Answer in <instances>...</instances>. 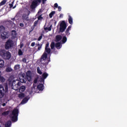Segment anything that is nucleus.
Masks as SVG:
<instances>
[{"label": "nucleus", "mask_w": 127, "mask_h": 127, "mask_svg": "<svg viewBox=\"0 0 127 127\" xmlns=\"http://www.w3.org/2000/svg\"><path fill=\"white\" fill-rule=\"evenodd\" d=\"M18 109L15 108L11 113V120L12 123H15L18 121Z\"/></svg>", "instance_id": "1"}, {"label": "nucleus", "mask_w": 127, "mask_h": 127, "mask_svg": "<svg viewBox=\"0 0 127 127\" xmlns=\"http://www.w3.org/2000/svg\"><path fill=\"white\" fill-rule=\"evenodd\" d=\"M4 87H3L2 85L0 84V99L3 98V97H4V95H5V93H7V92H8V86L7 84H5Z\"/></svg>", "instance_id": "2"}, {"label": "nucleus", "mask_w": 127, "mask_h": 127, "mask_svg": "<svg viewBox=\"0 0 127 127\" xmlns=\"http://www.w3.org/2000/svg\"><path fill=\"white\" fill-rule=\"evenodd\" d=\"M0 55L5 60H9L11 58V54L9 52H6L4 50H1L0 51Z\"/></svg>", "instance_id": "3"}, {"label": "nucleus", "mask_w": 127, "mask_h": 127, "mask_svg": "<svg viewBox=\"0 0 127 127\" xmlns=\"http://www.w3.org/2000/svg\"><path fill=\"white\" fill-rule=\"evenodd\" d=\"M47 53L44 52L43 55L42 56L40 59V63H41V68H44V67H46L47 65H48V63L45 62V60L47 59Z\"/></svg>", "instance_id": "4"}, {"label": "nucleus", "mask_w": 127, "mask_h": 127, "mask_svg": "<svg viewBox=\"0 0 127 127\" xmlns=\"http://www.w3.org/2000/svg\"><path fill=\"white\" fill-rule=\"evenodd\" d=\"M13 46V41L11 39L7 40L4 44V48L6 50L11 49Z\"/></svg>", "instance_id": "5"}, {"label": "nucleus", "mask_w": 127, "mask_h": 127, "mask_svg": "<svg viewBox=\"0 0 127 127\" xmlns=\"http://www.w3.org/2000/svg\"><path fill=\"white\" fill-rule=\"evenodd\" d=\"M67 28V24L65 21H62L60 24V30L59 32L63 33Z\"/></svg>", "instance_id": "6"}, {"label": "nucleus", "mask_w": 127, "mask_h": 127, "mask_svg": "<svg viewBox=\"0 0 127 127\" xmlns=\"http://www.w3.org/2000/svg\"><path fill=\"white\" fill-rule=\"evenodd\" d=\"M28 15H29V12L28 13V9L26 8L25 13H24L22 16L23 20L28 21L29 20L28 19Z\"/></svg>", "instance_id": "7"}, {"label": "nucleus", "mask_w": 127, "mask_h": 127, "mask_svg": "<svg viewBox=\"0 0 127 127\" xmlns=\"http://www.w3.org/2000/svg\"><path fill=\"white\" fill-rule=\"evenodd\" d=\"M11 87L13 90H15V91H17L18 89H19V87H18V85H17V84L16 83V81L13 80L11 82Z\"/></svg>", "instance_id": "8"}, {"label": "nucleus", "mask_w": 127, "mask_h": 127, "mask_svg": "<svg viewBox=\"0 0 127 127\" xmlns=\"http://www.w3.org/2000/svg\"><path fill=\"white\" fill-rule=\"evenodd\" d=\"M26 76L28 82H31V80H32V73H31V71L29 70L27 71Z\"/></svg>", "instance_id": "9"}, {"label": "nucleus", "mask_w": 127, "mask_h": 127, "mask_svg": "<svg viewBox=\"0 0 127 127\" xmlns=\"http://www.w3.org/2000/svg\"><path fill=\"white\" fill-rule=\"evenodd\" d=\"M45 53H47L49 55H50L51 53V49L49 48V43L47 42L46 44L45 48Z\"/></svg>", "instance_id": "10"}, {"label": "nucleus", "mask_w": 127, "mask_h": 127, "mask_svg": "<svg viewBox=\"0 0 127 127\" xmlns=\"http://www.w3.org/2000/svg\"><path fill=\"white\" fill-rule=\"evenodd\" d=\"M1 33V38H2V39H6V38H8V33L7 32L4 31Z\"/></svg>", "instance_id": "11"}, {"label": "nucleus", "mask_w": 127, "mask_h": 127, "mask_svg": "<svg viewBox=\"0 0 127 127\" xmlns=\"http://www.w3.org/2000/svg\"><path fill=\"white\" fill-rule=\"evenodd\" d=\"M38 2L35 0H33L31 4L30 7L32 9H34L37 6Z\"/></svg>", "instance_id": "12"}, {"label": "nucleus", "mask_w": 127, "mask_h": 127, "mask_svg": "<svg viewBox=\"0 0 127 127\" xmlns=\"http://www.w3.org/2000/svg\"><path fill=\"white\" fill-rule=\"evenodd\" d=\"M37 88L39 91H43V90H44V85H43V84L40 83L37 85Z\"/></svg>", "instance_id": "13"}, {"label": "nucleus", "mask_w": 127, "mask_h": 127, "mask_svg": "<svg viewBox=\"0 0 127 127\" xmlns=\"http://www.w3.org/2000/svg\"><path fill=\"white\" fill-rule=\"evenodd\" d=\"M35 91H36V89H35V86H34V84H33V86L31 88V90L29 91V93L30 95H32Z\"/></svg>", "instance_id": "14"}, {"label": "nucleus", "mask_w": 127, "mask_h": 127, "mask_svg": "<svg viewBox=\"0 0 127 127\" xmlns=\"http://www.w3.org/2000/svg\"><path fill=\"white\" fill-rule=\"evenodd\" d=\"M61 39H62V36H61L60 35H57L56 36V42H59V41H60V40H61Z\"/></svg>", "instance_id": "15"}, {"label": "nucleus", "mask_w": 127, "mask_h": 127, "mask_svg": "<svg viewBox=\"0 0 127 127\" xmlns=\"http://www.w3.org/2000/svg\"><path fill=\"white\" fill-rule=\"evenodd\" d=\"M68 23H69V24H73V18H72L71 15H68Z\"/></svg>", "instance_id": "16"}, {"label": "nucleus", "mask_w": 127, "mask_h": 127, "mask_svg": "<svg viewBox=\"0 0 127 127\" xmlns=\"http://www.w3.org/2000/svg\"><path fill=\"white\" fill-rule=\"evenodd\" d=\"M11 127V121H8L5 124V127Z\"/></svg>", "instance_id": "17"}, {"label": "nucleus", "mask_w": 127, "mask_h": 127, "mask_svg": "<svg viewBox=\"0 0 127 127\" xmlns=\"http://www.w3.org/2000/svg\"><path fill=\"white\" fill-rule=\"evenodd\" d=\"M25 87L24 86H22L20 87L19 89V93H23L24 91H25Z\"/></svg>", "instance_id": "18"}, {"label": "nucleus", "mask_w": 127, "mask_h": 127, "mask_svg": "<svg viewBox=\"0 0 127 127\" xmlns=\"http://www.w3.org/2000/svg\"><path fill=\"white\" fill-rule=\"evenodd\" d=\"M4 66V61L0 59V68H1Z\"/></svg>", "instance_id": "19"}, {"label": "nucleus", "mask_w": 127, "mask_h": 127, "mask_svg": "<svg viewBox=\"0 0 127 127\" xmlns=\"http://www.w3.org/2000/svg\"><path fill=\"white\" fill-rule=\"evenodd\" d=\"M29 99L27 97H25L22 101L21 103L22 104H25L26 103H27L28 102V100Z\"/></svg>", "instance_id": "20"}, {"label": "nucleus", "mask_w": 127, "mask_h": 127, "mask_svg": "<svg viewBox=\"0 0 127 127\" xmlns=\"http://www.w3.org/2000/svg\"><path fill=\"white\" fill-rule=\"evenodd\" d=\"M11 35L13 37H16V35L17 34L16 33V31L15 30H12L11 31Z\"/></svg>", "instance_id": "21"}, {"label": "nucleus", "mask_w": 127, "mask_h": 127, "mask_svg": "<svg viewBox=\"0 0 127 127\" xmlns=\"http://www.w3.org/2000/svg\"><path fill=\"white\" fill-rule=\"evenodd\" d=\"M62 41L63 44L66 43V42H67V37L66 36H64L63 37Z\"/></svg>", "instance_id": "22"}, {"label": "nucleus", "mask_w": 127, "mask_h": 127, "mask_svg": "<svg viewBox=\"0 0 127 127\" xmlns=\"http://www.w3.org/2000/svg\"><path fill=\"white\" fill-rule=\"evenodd\" d=\"M0 82L1 83H4L5 82V78H4L2 76H0Z\"/></svg>", "instance_id": "23"}, {"label": "nucleus", "mask_w": 127, "mask_h": 127, "mask_svg": "<svg viewBox=\"0 0 127 127\" xmlns=\"http://www.w3.org/2000/svg\"><path fill=\"white\" fill-rule=\"evenodd\" d=\"M24 97H25V94H24V93H20L18 94V97L20 99H23V98H24Z\"/></svg>", "instance_id": "24"}, {"label": "nucleus", "mask_w": 127, "mask_h": 127, "mask_svg": "<svg viewBox=\"0 0 127 127\" xmlns=\"http://www.w3.org/2000/svg\"><path fill=\"white\" fill-rule=\"evenodd\" d=\"M4 30H5V28H4V26L2 25L0 26V32L1 33L2 32H4Z\"/></svg>", "instance_id": "25"}, {"label": "nucleus", "mask_w": 127, "mask_h": 127, "mask_svg": "<svg viewBox=\"0 0 127 127\" xmlns=\"http://www.w3.org/2000/svg\"><path fill=\"white\" fill-rule=\"evenodd\" d=\"M9 114V111H4L2 113V116H4V117H6Z\"/></svg>", "instance_id": "26"}, {"label": "nucleus", "mask_w": 127, "mask_h": 127, "mask_svg": "<svg viewBox=\"0 0 127 127\" xmlns=\"http://www.w3.org/2000/svg\"><path fill=\"white\" fill-rule=\"evenodd\" d=\"M37 71L38 74H39L40 75H42V71H41V70H40V67H39V66L37 67Z\"/></svg>", "instance_id": "27"}, {"label": "nucleus", "mask_w": 127, "mask_h": 127, "mask_svg": "<svg viewBox=\"0 0 127 127\" xmlns=\"http://www.w3.org/2000/svg\"><path fill=\"white\" fill-rule=\"evenodd\" d=\"M48 77V73L46 72H44L42 74V77L44 78V79H46Z\"/></svg>", "instance_id": "28"}, {"label": "nucleus", "mask_w": 127, "mask_h": 127, "mask_svg": "<svg viewBox=\"0 0 127 127\" xmlns=\"http://www.w3.org/2000/svg\"><path fill=\"white\" fill-rule=\"evenodd\" d=\"M18 54L19 56H21L22 55H23V52H22L21 49L18 50Z\"/></svg>", "instance_id": "29"}, {"label": "nucleus", "mask_w": 127, "mask_h": 127, "mask_svg": "<svg viewBox=\"0 0 127 127\" xmlns=\"http://www.w3.org/2000/svg\"><path fill=\"white\" fill-rule=\"evenodd\" d=\"M50 47H51V49H54V48H55V43L53 42H52L50 45Z\"/></svg>", "instance_id": "30"}, {"label": "nucleus", "mask_w": 127, "mask_h": 127, "mask_svg": "<svg viewBox=\"0 0 127 127\" xmlns=\"http://www.w3.org/2000/svg\"><path fill=\"white\" fill-rule=\"evenodd\" d=\"M55 14V11H52L50 14H49V17L50 18H52L53 17V15Z\"/></svg>", "instance_id": "31"}, {"label": "nucleus", "mask_w": 127, "mask_h": 127, "mask_svg": "<svg viewBox=\"0 0 127 127\" xmlns=\"http://www.w3.org/2000/svg\"><path fill=\"white\" fill-rule=\"evenodd\" d=\"M60 46H61V43L58 42V43H56L55 47H56V48H59V47H60Z\"/></svg>", "instance_id": "32"}, {"label": "nucleus", "mask_w": 127, "mask_h": 127, "mask_svg": "<svg viewBox=\"0 0 127 127\" xmlns=\"http://www.w3.org/2000/svg\"><path fill=\"white\" fill-rule=\"evenodd\" d=\"M6 3V0H3L2 1L0 2V5H1V6L2 5H4V4H5Z\"/></svg>", "instance_id": "33"}, {"label": "nucleus", "mask_w": 127, "mask_h": 127, "mask_svg": "<svg viewBox=\"0 0 127 127\" xmlns=\"http://www.w3.org/2000/svg\"><path fill=\"white\" fill-rule=\"evenodd\" d=\"M37 45V46H38V51H39V50H40V49H41V48H42V44H38Z\"/></svg>", "instance_id": "34"}, {"label": "nucleus", "mask_w": 127, "mask_h": 127, "mask_svg": "<svg viewBox=\"0 0 127 127\" xmlns=\"http://www.w3.org/2000/svg\"><path fill=\"white\" fill-rule=\"evenodd\" d=\"M38 24V20H36L34 22V25H33V27L34 28L37 26V24Z\"/></svg>", "instance_id": "35"}, {"label": "nucleus", "mask_w": 127, "mask_h": 127, "mask_svg": "<svg viewBox=\"0 0 127 127\" xmlns=\"http://www.w3.org/2000/svg\"><path fill=\"white\" fill-rule=\"evenodd\" d=\"M44 30H48L49 31H51V26L49 27H44Z\"/></svg>", "instance_id": "36"}, {"label": "nucleus", "mask_w": 127, "mask_h": 127, "mask_svg": "<svg viewBox=\"0 0 127 127\" xmlns=\"http://www.w3.org/2000/svg\"><path fill=\"white\" fill-rule=\"evenodd\" d=\"M11 71H12V69L11 67H8L6 68V72H11Z\"/></svg>", "instance_id": "37"}, {"label": "nucleus", "mask_w": 127, "mask_h": 127, "mask_svg": "<svg viewBox=\"0 0 127 127\" xmlns=\"http://www.w3.org/2000/svg\"><path fill=\"white\" fill-rule=\"evenodd\" d=\"M19 64H17L14 66V69L15 70H18L19 69Z\"/></svg>", "instance_id": "38"}, {"label": "nucleus", "mask_w": 127, "mask_h": 127, "mask_svg": "<svg viewBox=\"0 0 127 127\" xmlns=\"http://www.w3.org/2000/svg\"><path fill=\"white\" fill-rule=\"evenodd\" d=\"M14 2V0H13L11 2V3H9V6L10 8H11L12 7V6H13V3Z\"/></svg>", "instance_id": "39"}, {"label": "nucleus", "mask_w": 127, "mask_h": 127, "mask_svg": "<svg viewBox=\"0 0 127 127\" xmlns=\"http://www.w3.org/2000/svg\"><path fill=\"white\" fill-rule=\"evenodd\" d=\"M41 19H43V17H42V14L40 15L38 17V20H41Z\"/></svg>", "instance_id": "40"}, {"label": "nucleus", "mask_w": 127, "mask_h": 127, "mask_svg": "<svg viewBox=\"0 0 127 127\" xmlns=\"http://www.w3.org/2000/svg\"><path fill=\"white\" fill-rule=\"evenodd\" d=\"M21 82L22 83H26V79L24 78V76H23V78L21 80Z\"/></svg>", "instance_id": "41"}, {"label": "nucleus", "mask_w": 127, "mask_h": 127, "mask_svg": "<svg viewBox=\"0 0 127 127\" xmlns=\"http://www.w3.org/2000/svg\"><path fill=\"white\" fill-rule=\"evenodd\" d=\"M65 35H67V36H69V35H70V32H69V31L66 30L65 32Z\"/></svg>", "instance_id": "42"}, {"label": "nucleus", "mask_w": 127, "mask_h": 127, "mask_svg": "<svg viewBox=\"0 0 127 127\" xmlns=\"http://www.w3.org/2000/svg\"><path fill=\"white\" fill-rule=\"evenodd\" d=\"M16 81H17V83L16 82V83L17 84L18 87L19 88V87L20 86V85H21V82L18 81V80H16Z\"/></svg>", "instance_id": "43"}, {"label": "nucleus", "mask_w": 127, "mask_h": 127, "mask_svg": "<svg viewBox=\"0 0 127 127\" xmlns=\"http://www.w3.org/2000/svg\"><path fill=\"white\" fill-rule=\"evenodd\" d=\"M43 36V35L42 34H41V36L38 38V41H40V40H41V39H42Z\"/></svg>", "instance_id": "44"}, {"label": "nucleus", "mask_w": 127, "mask_h": 127, "mask_svg": "<svg viewBox=\"0 0 127 127\" xmlns=\"http://www.w3.org/2000/svg\"><path fill=\"white\" fill-rule=\"evenodd\" d=\"M44 80H45V78L42 77L41 78V83H43L44 84Z\"/></svg>", "instance_id": "45"}, {"label": "nucleus", "mask_w": 127, "mask_h": 127, "mask_svg": "<svg viewBox=\"0 0 127 127\" xmlns=\"http://www.w3.org/2000/svg\"><path fill=\"white\" fill-rule=\"evenodd\" d=\"M37 82H38V79L37 78H35L34 80V84H37Z\"/></svg>", "instance_id": "46"}, {"label": "nucleus", "mask_w": 127, "mask_h": 127, "mask_svg": "<svg viewBox=\"0 0 127 127\" xmlns=\"http://www.w3.org/2000/svg\"><path fill=\"white\" fill-rule=\"evenodd\" d=\"M72 27V26L70 25L66 29V30L69 31V30H71V28Z\"/></svg>", "instance_id": "47"}, {"label": "nucleus", "mask_w": 127, "mask_h": 127, "mask_svg": "<svg viewBox=\"0 0 127 127\" xmlns=\"http://www.w3.org/2000/svg\"><path fill=\"white\" fill-rule=\"evenodd\" d=\"M58 11H61V9H62V7H61V6H59L58 7Z\"/></svg>", "instance_id": "48"}, {"label": "nucleus", "mask_w": 127, "mask_h": 127, "mask_svg": "<svg viewBox=\"0 0 127 127\" xmlns=\"http://www.w3.org/2000/svg\"><path fill=\"white\" fill-rule=\"evenodd\" d=\"M31 46H32V47L35 46V42H32L31 44Z\"/></svg>", "instance_id": "49"}, {"label": "nucleus", "mask_w": 127, "mask_h": 127, "mask_svg": "<svg viewBox=\"0 0 127 127\" xmlns=\"http://www.w3.org/2000/svg\"><path fill=\"white\" fill-rule=\"evenodd\" d=\"M22 62H23L24 63H26V59L23 58V59L22 60Z\"/></svg>", "instance_id": "50"}, {"label": "nucleus", "mask_w": 127, "mask_h": 127, "mask_svg": "<svg viewBox=\"0 0 127 127\" xmlns=\"http://www.w3.org/2000/svg\"><path fill=\"white\" fill-rule=\"evenodd\" d=\"M54 7H56V8H57V7H58V4L57 3H55L54 4Z\"/></svg>", "instance_id": "51"}, {"label": "nucleus", "mask_w": 127, "mask_h": 127, "mask_svg": "<svg viewBox=\"0 0 127 127\" xmlns=\"http://www.w3.org/2000/svg\"><path fill=\"white\" fill-rule=\"evenodd\" d=\"M19 26H21V27H23V26H24V24H23V23H20L19 24Z\"/></svg>", "instance_id": "52"}, {"label": "nucleus", "mask_w": 127, "mask_h": 127, "mask_svg": "<svg viewBox=\"0 0 127 127\" xmlns=\"http://www.w3.org/2000/svg\"><path fill=\"white\" fill-rule=\"evenodd\" d=\"M41 0H35L36 1H37V2H39V3H40L41 2Z\"/></svg>", "instance_id": "53"}, {"label": "nucleus", "mask_w": 127, "mask_h": 127, "mask_svg": "<svg viewBox=\"0 0 127 127\" xmlns=\"http://www.w3.org/2000/svg\"><path fill=\"white\" fill-rule=\"evenodd\" d=\"M60 18L63 17V14H60Z\"/></svg>", "instance_id": "54"}, {"label": "nucleus", "mask_w": 127, "mask_h": 127, "mask_svg": "<svg viewBox=\"0 0 127 127\" xmlns=\"http://www.w3.org/2000/svg\"><path fill=\"white\" fill-rule=\"evenodd\" d=\"M11 20H12V21H14L15 20V18H11Z\"/></svg>", "instance_id": "55"}, {"label": "nucleus", "mask_w": 127, "mask_h": 127, "mask_svg": "<svg viewBox=\"0 0 127 127\" xmlns=\"http://www.w3.org/2000/svg\"><path fill=\"white\" fill-rule=\"evenodd\" d=\"M8 22H9V23H11V24H12L13 23L12 21H11V20H9Z\"/></svg>", "instance_id": "56"}, {"label": "nucleus", "mask_w": 127, "mask_h": 127, "mask_svg": "<svg viewBox=\"0 0 127 127\" xmlns=\"http://www.w3.org/2000/svg\"><path fill=\"white\" fill-rule=\"evenodd\" d=\"M2 105L3 107H5L6 104L5 103H2Z\"/></svg>", "instance_id": "57"}, {"label": "nucleus", "mask_w": 127, "mask_h": 127, "mask_svg": "<svg viewBox=\"0 0 127 127\" xmlns=\"http://www.w3.org/2000/svg\"><path fill=\"white\" fill-rule=\"evenodd\" d=\"M23 46V44H21L20 46V48H22Z\"/></svg>", "instance_id": "58"}, {"label": "nucleus", "mask_w": 127, "mask_h": 127, "mask_svg": "<svg viewBox=\"0 0 127 127\" xmlns=\"http://www.w3.org/2000/svg\"><path fill=\"white\" fill-rule=\"evenodd\" d=\"M16 7V5H15L13 7V8H15Z\"/></svg>", "instance_id": "59"}, {"label": "nucleus", "mask_w": 127, "mask_h": 127, "mask_svg": "<svg viewBox=\"0 0 127 127\" xmlns=\"http://www.w3.org/2000/svg\"><path fill=\"white\" fill-rule=\"evenodd\" d=\"M49 62H50V59L48 60V62H47V63H49Z\"/></svg>", "instance_id": "60"}, {"label": "nucleus", "mask_w": 127, "mask_h": 127, "mask_svg": "<svg viewBox=\"0 0 127 127\" xmlns=\"http://www.w3.org/2000/svg\"><path fill=\"white\" fill-rule=\"evenodd\" d=\"M40 12H41V10H39V11L38 12V13H39Z\"/></svg>", "instance_id": "61"}, {"label": "nucleus", "mask_w": 127, "mask_h": 127, "mask_svg": "<svg viewBox=\"0 0 127 127\" xmlns=\"http://www.w3.org/2000/svg\"><path fill=\"white\" fill-rule=\"evenodd\" d=\"M10 84H11V81H9V84L10 85Z\"/></svg>", "instance_id": "62"}, {"label": "nucleus", "mask_w": 127, "mask_h": 127, "mask_svg": "<svg viewBox=\"0 0 127 127\" xmlns=\"http://www.w3.org/2000/svg\"><path fill=\"white\" fill-rule=\"evenodd\" d=\"M1 76V72L0 71V76Z\"/></svg>", "instance_id": "63"}]
</instances>
